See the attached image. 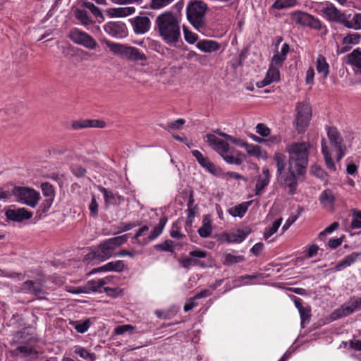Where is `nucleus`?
<instances>
[{"mask_svg": "<svg viewBox=\"0 0 361 361\" xmlns=\"http://www.w3.org/2000/svg\"><path fill=\"white\" fill-rule=\"evenodd\" d=\"M12 193L18 202L32 208H35L40 200L39 192L31 188L15 186Z\"/></svg>", "mask_w": 361, "mask_h": 361, "instance_id": "nucleus-7", "label": "nucleus"}, {"mask_svg": "<svg viewBox=\"0 0 361 361\" xmlns=\"http://www.w3.org/2000/svg\"><path fill=\"white\" fill-rule=\"evenodd\" d=\"M357 309H361V298H352L348 303L342 306L336 312L338 316L343 317L353 313Z\"/></svg>", "mask_w": 361, "mask_h": 361, "instance_id": "nucleus-19", "label": "nucleus"}, {"mask_svg": "<svg viewBox=\"0 0 361 361\" xmlns=\"http://www.w3.org/2000/svg\"><path fill=\"white\" fill-rule=\"evenodd\" d=\"M68 37L73 43L90 50L98 47L97 41L90 35L76 27L69 31Z\"/></svg>", "mask_w": 361, "mask_h": 361, "instance_id": "nucleus-9", "label": "nucleus"}, {"mask_svg": "<svg viewBox=\"0 0 361 361\" xmlns=\"http://www.w3.org/2000/svg\"><path fill=\"white\" fill-rule=\"evenodd\" d=\"M315 66L317 73L321 75L324 79L327 78L330 72V66L323 55L319 54L317 56Z\"/></svg>", "mask_w": 361, "mask_h": 361, "instance_id": "nucleus-27", "label": "nucleus"}, {"mask_svg": "<svg viewBox=\"0 0 361 361\" xmlns=\"http://www.w3.org/2000/svg\"><path fill=\"white\" fill-rule=\"evenodd\" d=\"M242 147H245L247 152L252 156L262 157V152L259 146L253 144H247L244 142Z\"/></svg>", "mask_w": 361, "mask_h": 361, "instance_id": "nucleus-44", "label": "nucleus"}, {"mask_svg": "<svg viewBox=\"0 0 361 361\" xmlns=\"http://www.w3.org/2000/svg\"><path fill=\"white\" fill-rule=\"evenodd\" d=\"M20 291L24 293H32L38 299H44V293L42 284L33 281H27L22 284Z\"/></svg>", "mask_w": 361, "mask_h": 361, "instance_id": "nucleus-16", "label": "nucleus"}, {"mask_svg": "<svg viewBox=\"0 0 361 361\" xmlns=\"http://www.w3.org/2000/svg\"><path fill=\"white\" fill-rule=\"evenodd\" d=\"M16 350H18L20 353H22L25 356L37 355V352L34 349L28 346H18L17 347Z\"/></svg>", "mask_w": 361, "mask_h": 361, "instance_id": "nucleus-62", "label": "nucleus"}, {"mask_svg": "<svg viewBox=\"0 0 361 361\" xmlns=\"http://www.w3.org/2000/svg\"><path fill=\"white\" fill-rule=\"evenodd\" d=\"M312 144L309 141L293 142L286 146L288 164L306 170Z\"/></svg>", "mask_w": 361, "mask_h": 361, "instance_id": "nucleus-4", "label": "nucleus"}, {"mask_svg": "<svg viewBox=\"0 0 361 361\" xmlns=\"http://www.w3.org/2000/svg\"><path fill=\"white\" fill-rule=\"evenodd\" d=\"M280 80V72L279 69L269 66V69L267 72L265 78L257 82V86L262 88L267 86L274 82H278Z\"/></svg>", "mask_w": 361, "mask_h": 361, "instance_id": "nucleus-20", "label": "nucleus"}, {"mask_svg": "<svg viewBox=\"0 0 361 361\" xmlns=\"http://www.w3.org/2000/svg\"><path fill=\"white\" fill-rule=\"evenodd\" d=\"M296 4L297 0H276L271 7L277 10H282L293 7Z\"/></svg>", "mask_w": 361, "mask_h": 361, "instance_id": "nucleus-39", "label": "nucleus"}, {"mask_svg": "<svg viewBox=\"0 0 361 361\" xmlns=\"http://www.w3.org/2000/svg\"><path fill=\"white\" fill-rule=\"evenodd\" d=\"M312 116V109L307 102H300L297 106L296 126L299 132L303 131L308 126Z\"/></svg>", "mask_w": 361, "mask_h": 361, "instance_id": "nucleus-10", "label": "nucleus"}, {"mask_svg": "<svg viewBox=\"0 0 361 361\" xmlns=\"http://www.w3.org/2000/svg\"><path fill=\"white\" fill-rule=\"evenodd\" d=\"M198 234L204 238H208L212 233V224L210 217L207 215L203 216L202 224L199 228Z\"/></svg>", "mask_w": 361, "mask_h": 361, "instance_id": "nucleus-30", "label": "nucleus"}, {"mask_svg": "<svg viewBox=\"0 0 361 361\" xmlns=\"http://www.w3.org/2000/svg\"><path fill=\"white\" fill-rule=\"evenodd\" d=\"M196 47L200 51L205 53H212L219 51L221 46L216 41L212 39H201L197 42Z\"/></svg>", "mask_w": 361, "mask_h": 361, "instance_id": "nucleus-23", "label": "nucleus"}, {"mask_svg": "<svg viewBox=\"0 0 361 361\" xmlns=\"http://www.w3.org/2000/svg\"><path fill=\"white\" fill-rule=\"evenodd\" d=\"M135 327L130 324L120 325L114 329V333L116 335H122L126 332H132Z\"/></svg>", "mask_w": 361, "mask_h": 361, "instance_id": "nucleus-56", "label": "nucleus"}, {"mask_svg": "<svg viewBox=\"0 0 361 361\" xmlns=\"http://www.w3.org/2000/svg\"><path fill=\"white\" fill-rule=\"evenodd\" d=\"M173 242L171 240H166L163 243L156 245V248L161 251L173 252Z\"/></svg>", "mask_w": 361, "mask_h": 361, "instance_id": "nucleus-58", "label": "nucleus"}, {"mask_svg": "<svg viewBox=\"0 0 361 361\" xmlns=\"http://www.w3.org/2000/svg\"><path fill=\"white\" fill-rule=\"evenodd\" d=\"M314 71L312 67H310L305 74V83L306 85H312L314 84Z\"/></svg>", "mask_w": 361, "mask_h": 361, "instance_id": "nucleus-63", "label": "nucleus"}, {"mask_svg": "<svg viewBox=\"0 0 361 361\" xmlns=\"http://www.w3.org/2000/svg\"><path fill=\"white\" fill-rule=\"evenodd\" d=\"M6 218L16 222H21L23 220L30 219L32 216V212L25 208H12L6 211Z\"/></svg>", "mask_w": 361, "mask_h": 361, "instance_id": "nucleus-15", "label": "nucleus"}, {"mask_svg": "<svg viewBox=\"0 0 361 361\" xmlns=\"http://www.w3.org/2000/svg\"><path fill=\"white\" fill-rule=\"evenodd\" d=\"M351 226L353 228H361V212L355 214V216L352 220Z\"/></svg>", "mask_w": 361, "mask_h": 361, "instance_id": "nucleus-64", "label": "nucleus"}, {"mask_svg": "<svg viewBox=\"0 0 361 361\" xmlns=\"http://www.w3.org/2000/svg\"><path fill=\"white\" fill-rule=\"evenodd\" d=\"M99 191L103 194L106 205H119L124 202L123 197L114 194L105 188L99 187Z\"/></svg>", "mask_w": 361, "mask_h": 361, "instance_id": "nucleus-24", "label": "nucleus"}, {"mask_svg": "<svg viewBox=\"0 0 361 361\" xmlns=\"http://www.w3.org/2000/svg\"><path fill=\"white\" fill-rule=\"evenodd\" d=\"M149 231V227L146 225L138 229L133 237V243L140 245H145L149 242V236L147 238L140 239V238L145 235Z\"/></svg>", "mask_w": 361, "mask_h": 361, "instance_id": "nucleus-36", "label": "nucleus"}, {"mask_svg": "<svg viewBox=\"0 0 361 361\" xmlns=\"http://www.w3.org/2000/svg\"><path fill=\"white\" fill-rule=\"evenodd\" d=\"M282 222V219L276 220L271 227L267 228L264 233V238L267 240L278 231Z\"/></svg>", "mask_w": 361, "mask_h": 361, "instance_id": "nucleus-47", "label": "nucleus"}, {"mask_svg": "<svg viewBox=\"0 0 361 361\" xmlns=\"http://www.w3.org/2000/svg\"><path fill=\"white\" fill-rule=\"evenodd\" d=\"M128 240L127 235H122L106 240L92 252L85 256V259L104 262L114 255V250Z\"/></svg>", "mask_w": 361, "mask_h": 361, "instance_id": "nucleus-5", "label": "nucleus"}, {"mask_svg": "<svg viewBox=\"0 0 361 361\" xmlns=\"http://www.w3.org/2000/svg\"><path fill=\"white\" fill-rule=\"evenodd\" d=\"M273 159L277 169V175H281L286 166V156L281 152H276L273 156Z\"/></svg>", "mask_w": 361, "mask_h": 361, "instance_id": "nucleus-32", "label": "nucleus"}, {"mask_svg": "<svg viewBox=\"0 0 361 361\" xmlns=\"http://www.w3.org/2000/svg\"><path fill=\"white\" fill-rule=\"evenodd\" d=\"M339 227V224L338 222H334L329 226H327L323 231L320 232L318 238L320 240H324L326 235L331 233L333 231L338 229Z\"/></svg>", "mask_w": 361, "mask_h": 361, "instance_id": "nucleus-51", "label": "nucleus"}, {"mask_svg": "<svg viewBox=\"0 0 361 361\" xmlns=\"http://www.w3.org/2000/svg\"><path fill=\"white\" fill-rule=\"evenodd\" d=\"M74 352L81 358L87 361H94L96 359L94 353H90L87 350L81 346H75Z\"/></svg>", "mask_w": 361, "mask_h": 361, "instance_id": "nucleus-38", "label": "nucleus"}, {"mask_svg": "<svg viewBox=\"0 0 361 361\" xmlns=\"http://www.w3.org/2000/svg\"><path fill=\"white\" fill-rule=\"evenodd\" d=\"M82 5L84 7L89 9L94 16L101 18L102 21L104 20V16L102 14L101 10L94 4L89 1H84Z\"/></svg>", "mask_w": 361, "mask_h": 361, "instance_id": "nucleus-45", "label": "nucleus"}, {"mask_svg": "<svg viewBox=\"0 0 361 361\" xmlns=\"http://www.w3.org/2000/svg\"><path fill=\"white\" fill-rule=\"evenodd\" d=\"M251 233L252 229L250 227H245L243 229H238L236 231L230 234H226V241L227 243H240L243 242Z\"/></svg>", "mask_w": 361, "mask_h": 361, "instance_id": "nucleus-21", "label": "nucleus"}, {"mask_svg": "<svg viewBox=\"0 0 361 361\" xmlns=\"http://www.w3.org/2000/svg\"><path fill=\"white\" fill-rule=\"evenodd\" d=\"M271 173L267 168H263L262 173L256 180L255 192L256 195H262L264 192L266 187L269 184Z\"/></svg>", "mask_w": 361, "mask_h": 361, "instance_id": "nucleus-18", "label": "nucleus"}, {"mask_svg": "<svg viewBox=\"0 0 361 361\" xmlns=\"http://www.w3.org/2000/svg\"><path fill=\"white\" fill-rule=\"evenodd\" d=\"M207 11V6L202 1H192L187 6V19L198 31H201L205 27V13Z\"/></svg>", "mask_w": 361, "mask_h": 361, "instance_id": "nucleus-6", "label": "nucleus"}, {"mask_svg": "<svg viewBox=\"0 0 361 361\" xmlns=\"http://www.w3.org/2000/svg\"><path fill=\"white\" fill-rule=\"evenodd\" d=\"M74 15L75 18L85 27L93 23V20L88 16L87 12L85 10L77 8L74 11Z\"/></svg>", "mask_w": 361, "mask_h": 361, "instance_id": "nucleus-35", "label": "nucleus"}, {"mask_svg": "<svg viewBox=\"0 0 361 361\" xmlns=\"http://www.w3.org/2000/svg\"><path fill=\"white\" fill-rule=\"evenodd\" d=\"M319 13L324 16L328 20L336 22L340 24L343 21L345 14L331 3L322 4L319 8Z\"/></svg>", "mask_w": 361, "mask_h": 361, "instance_id": "nucleus-12", "label": "nucleus"}, {"mask_svg": "<svg viewBox=\"0 0 361 361\" xmlns=\"http://www.w3.org/2000/svg\"><path fill=\"white\" fill-rule=\"evenodd\" d=\"M174 0H152L151 7L153 9H160L168 6Z\"/></svg>", "mask_w": 361, "mask_h": 361, "instance_id": "nucleus-57", "label": "nucleus"}, {"mask_svg": "<svg viewBox=\"0 0 361 361\" xmlns=\"http://www.w3.org/2000/svg\"><path fill=\"white\" fill-rule=\"evenodd\" d=\"M108 271H122L125 264L121 260H116L106 263Z\"/></svg>", "mask_w": 361, "mask_h": 361, "instance_id": "nucleus-49", "label": "nucleus"}, {"mask_svg": "<svg viewBox=\"0 0 361 361\" xmlns=\"http://www.w3.org/2000/svg\"><path fill=\"white\" fill-rule=\"evenodd\" d=\"M286 59L285 57L276 54L273 56L269 66L280 69Z\"/></svg>", "mask_w": 361, "mask_h": 361, "instance_id": "nucleus-54", "label": "nucleus"}, {"mask_svg": "<svg viewBox=\"0 0 361 361\" xmlns=\"http://www.w3.org/2000/svg\"><path fill=\"white\" fill-rule=\"evenodd\" d=\"M245 260V257L243 255H238L233 253H226L225 255L224 265L230 266L234 264L242 262Z\"/></svg>", "mask_w": 361, "mask_h": 361, "instance_id": "nucleus-42", "label": "nucleus"}, {"mask_svg": "<svg viewBox=\"0 0 361 361\" xmlns=\"http://www.w3.org/2000/svg\"><path fill=\"white\" fill-rule=\"evenodd\" d=\"M170 235L173 238L183 239L185 235L180 233V227L177 222L173 224Z\"/></svg>", "mask_w": 361, "mask_h": 361, "instance_id": "nucleus-53", "label": "nucleus"}, {"mask_svg": "<svg viewBox=\"0 0 361 361\" xmlns=\"http://www.w3.org/2000/svg\"><path fill=\"white\" fill-rule=\"evenodd\" d=\"M292 21L298 25L308 26L314 29H319L321 27V22L307 13L296 11L290 14Z\"/></svg>", "mask_w": 361, "mask_h": 361, "instance_id": "nucleus-11", "label": "nucleus"}, {"mask_svg": "<svg viewBox=\"0 0 361 361\" xmlns=\"http://www.w3.org/2000/svg\"><path fill=\"white\" fill-rule=\"evenodd\" d=\"M41 189L44 196L54 199V190L51 184L48 182L42 183L41 184Z\"/></svg>", "mask_w": 361, "mask_h": 361, "instance_id": "nucleus-50", "label": "nucleus"}, {"mask_svg": "<svg viewBox=\"0 0 361 361\" xmlns=\"http://www.w3.org/2000/svg\"><path fill=\"white\" fill-rule=\"evenodd\" d=\"M133 31L137 35H142L149 30L151 21L145 16H136L130 19Z\"/></svg>", "mask_w": 361, "mask_h": 361, "instance_id": "nucleus-14", "label": "nucleus"}, {"mask_svg": "<svg viewBox=\"0 0 361 361\" xmlns=\"http://www.w3.org/2000/svg\"><path fill=\"white\" fill-rule=\"evenodd\" d=\"M181 17L171 11H164L154 20V30L161 40L169 46L176 45L180 39Z\"/></svg>", "mask_w": 361, "mask_h": 361, "instance_id": "nucleus-1", "label": "nucleus"}, {"mask_svg": "<svg viewBox=\"0 0 361 361\" xmlns=\"http://www.w3.org/2000/svg\"><path fill=\"white\" fill-rule=\"evenodd\" d=\"M247 210V206L245 204H240L237 206L231 207L228 213L234 217H242Z\"/></svg>", "mask_w": 361, "mask_h": 361, "instance_id": "nucleus-43", "label": "nucleus"}, {"mask_svg": "<svg viewBox=\"0 0 361 361\" xmlns=\"http://www.w3.org/2000/svg\"><path fill=\"white\" fill-rule=\"evenodd\" d=\"M328 141L323 138L321 142L322 153L324 156L327 168L335 171V163L332 159V154L336 152V159L339 161L346 154L347 147L339 131L335 127H326Z\"/></svg>", "mask_w": 361, "mask_h": 361, "instance_id": "nucleus-2", "label": "nucleus"}, {"mask_svg": "<svg viewBox=\"0 0 361 361\" xmlns=\"http://www.w3.org/2000/svg\"><path fill=\"white\" fill-rule=\"evenodd\" d=\"M103 281H99V279L90 280L87 281L84 286L83 288L85 290V294H89L92 292H96L101 288V283Z\"/></svg>", "mask_w": 361, "mask_h": 361, "instance_id": "nucleus-41", "label": "nucleus"}, {"mask_svg": "<svg viewBox=\"0 0 361 361\" xmlns=\"http://www.w3.org/2000/svg\"><path fill=\"white\" fill-rule=\"evenodd\" d=\"M178 262L181 267L188 269L192 265L198 264V261L195 259H192L186 257H182L178 259Z\"/></svg>", "mask_w": 361, "mask_h": 361, "instance_id": "nucleus-55", "label": "nucleus"}, {"mask_svg": "<svg viewBox=\"0 0 361 361\" xmlns=\"http://www.w3.org/2000/svg\"><path fill=\"white\" fill-rule=\"evenodd\" d=\"M135 11L134 7L110 8L106 10V14L111 18H124Z\"/></svg>", "mask_w": 361, "mask_h": 361, "instance_id": "nucleus-26", "label": "nucleus"}, {"mask_svg": "<svg viewBox=\"0 0 361 361\" xmlns=\"http://www.w3.org/2000/svg\"><path fill=\"white\" fill-rule=\"evenodd\" d=\"M106 44L109 47L110 51L113 52L114 54L119 55L121 57H123L127 45L110 41H106Z\"/></svg>", "mask_w": 361, "mask_h": 361, "instance_id": "nucleus-37", "label": "nucleus"}, {"mask_svg": "<svg viewBox=\"0 0 361 361\" xmlns=\"http://www.w3.org/2000/svg\"><path fill=\"white\" fill-rule=\"evenodd\" d=\"M167 219L165 216H162L159 221L158 224L153 228L152 232L149 235V242L155 240L158 236H159L166 224Z\"/></svg>", "mask_w": 361, "mask_h": 361, "instance_id": "nucleus-34", "label": "nucleus"}, {"mask_svg": "<svg viewBox=\"0 0 361 361\" xmlns=\"http://www.w3.org/2000/svg\"><path fill=\"white\" fill-rule=\"evenodd\" d=\"M336 197L333 192L329 189H326L319 196V202L323 207L331 209L334 204Z\"/></svg>", "mask_w": 361, "mask_h": 361, "instance_id": "nucleus-28", "label": "nucleus"}, {"mask_svg": "<svg viewBox=\"0 0 361 361\" xmlns=\"http://www.w3.org/2000/svg\"><path fill=\"white\" fill-rule=\"evenodd\" d=\"M205 141L228 164L240 165L245 159L244 154L238 150L231 149L229 145L213 134H207Z\"/></svg>", "mask_w": 361, "mask_h": 361, "instance_id": "nucleus-3", "label": "nucleus"}, {"mask_svg": "<svg viewBox=\"0 0 361 361\" xmlns=\"http://www.w3.org/2000/svg\"><path fill=\"white\" fill-rule=\"evenodd\" d=\"M104 30L112 37L123 38L127 35V28L121 22H108L103 26Z\"/></svg>", "mask_w": 361, "mask_h": 361, "instance_id": "nucleus-13", "label": "nucleus"}, {"mask_svg": "<svg viewBox=\"0 0 361 361\" xmlns=\"http://www.w3.org/2000/svg\"><path fill=\"white\" fill-rule=\"evenodd\" d=\"M341 25L349 29L361 30V13H354L352 18L351 14L346 15L345 13Z\"/></svg>", "mask_w": 361, "mask_h": 361, "instance_id": "nucleus-22", "label": "nucleus"}, {"mask_svg": "<svg viewBox=\"0 0 361 361\" xmlns=\"http://www.w3.org/2000/svg\"><path fill=\"white\" fill-rule=\"evenodd\" d=\"M255 128L256 133L262 137H267L270 134V129L264 123H258Z\"/></svg>", "mask_w": 361, "mask_h": 361, "instance_id": "nucleus-59", "label": "nucleus"}, {"mask_svg": "<svg viewBox=\"0 0 361 361\" xmlns=\"http://www.w3.org/2000/svg\"><path fill=\"white\" fill-rule=\"evenodd\" d=\"M183 30L184 39L188 43H189L190 44H193L197 41L198 35L197 34L192 32L191 30H190L185 26H183Z\"/></svg>", "mask_w": 361, "mask_h": 361, "instance_id": "nucleus-48", "label": "nucleus"}, {"mask_svg": "<svg viewBox=\"0 0 361 361\" xmlns=\"http://www.w3.org/2000/svg\"><path fill=\"white\" fill-rule=\"evenodd\" d=\"M71 172L74 176L78 178H82L85 176L86 173V169L80 166L73 165L71 167Z\"/></svg>", "mask_w": 361, "mask_h": 361, "instance_id": "nucleus-60", "label": "nucleus"}, {"mask_svg": "<svg viewBox=\"0 0 361 361\" xmlns=\"http://www.w3.org/2000/svg\"><path fill=\"white\" fill-rule=\"evenodd\" d=\"M215 133L216 134H218L219 135L224 137L226 140L230 141L231 142H232V143H233V144H235L236 145L243 146L244 145V141L243 140H240V139H236V138L233 137V136H231L230 135H228L226 133H224L221 132L219 130H216L215 131Z\"/></svg>", "mask_w": 361, "mask_h": 361, "instance_id": "nucleus-52", "label": "nucleus"}, {"mask_svg": "<svg viewBox=\"0 0 361 361\" xmlns=\"http://www.w3.org/2000/svg\"><path fill=\"white\" fill-rule=\"evenodd\" d=\"M123 58L133 61H142L147 59L146 55L137 48L126 46Z\"/></svg>", "mask_w": 361, "mask_h": 361, "instance_id": "nucleus-25", "label": "nucleus"}, {"mask_svg": "<svg viewBox=\"0 0 361 361\" xmlns=\"http://www.w3.org/2000/svg\"><path fill=\"white\" fill-rule=\"evenodd\" d=\"M197 207H190V208H188L186 209V214H187L186 224L188 225H189V226L192 225L193 219L197 213Z\"/></svg>", "mask_w": 361, "mask_h": 361, "instance_id": "nucleus-61", "label": "nucleus"}, {"mask_svg": "<svg viewBox=\"0 0 361 361\" xmlns=\"http://www.w3.org/2000/svg\"><path fill=\"white\" fill-rule=\"evenodd\" d=\"M198 163L210 173L215 176H220L221 174V170L216 167L209 159L204 157Z\"/></svg>", "mask_w": 361, "mask_h": 361, "instance_id": "nucleus-33", "label": "nucleus"}, {"mask_svg": "<svg viewBox=\"0 0 361 361\" xmlns=\"http://www.w3.org/2000/svg\"><path fill=\"white\" fill-rule=\"evenodd\" d=\"M361 255V252H353L349 255L345 257L335 267L336 271H341L343 269L351 266L354 264L358 257Z\"/></svg>", "mask_w": 361, "mask_h": 361, "instance_id": "nucleus-29", "label": "nucleus"}, {"mask_svg": "<svg viewBox=\"0 0 361 361\" xmlns=\"http://www.w3.org/2000/svg\"><path fill=\"white\" fill-rule=\"evenodd\" d=\"M361 35L357 32L350 33L343 37L342 44L343 45H349L352 47L353 45H355L360 43Z\"/></svg>", "mask_w": 361, "mask_h": 361, "instance_id": "nucleus-40", "label": "nucleus"}, {"mask_svg": "<svg viewBox=\"0 0 361 361\" xmlns=\"http://www.w3.org/2000/svg\"><path fill=\"white\" fill-rule=\"evenodd\" d=\"M71 324L77 331V332L80 334L86 332L90 326V322L88 320H86L85 322H71Z\"/></svg>", "mask_w": 361, "mask_h": 361, "instance_id": "nucleus-46", "label": "nucleus"}, {"mask_svg": "<svg viewBox=\"0 0 361 361\" xmlns=\"http://www.w3.org/2000/svg\"><path fill=\"white\" fill-rule=\"evenodd\" d=\"M306 170L288 164V172L281 175H277L281 184L288 188L289 193L293 195L295 192L298 187V178L303 175Z\"/></svg>", "mask_w": 361, "mask_h": 361, "instance_id": "nucleus-8", "label": "nucleus"}, {"mask_svg": "<svg viewBox=\"0 0 361 361\" xmlns=\"http://www.w3.org/2000/svg\"><path fill=\"white\" fill-rule=\"evenodd\" d=\"M106 126L104 121L98 119H82L74 121L71 123V128L73 130H80L88 128H103Z\"/></svg>", "mask_w": 361, "mask_h": 361, "instance_id": "nucleus-17", "label": "nucleus"}, {"mask_svg": "<svg viewBox=\"0 0 361 361\" xmlns=\"http://www.w3.org/2000/svg\"><path fill=\"white\" fill-rule=\"evenodd\" d=\"M346 63L361 70V50L354 49L346 56Z\"/></svg>", "mask_w": 361, "mask_h": 361, "instance_id": "nucleus-31", "label": "nucleus"}]
</instances>
